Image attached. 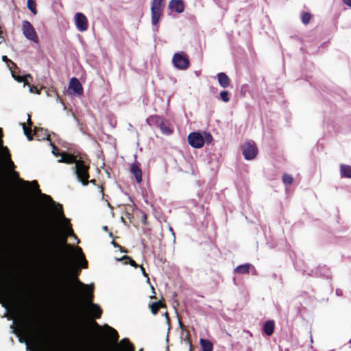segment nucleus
I'll return each mask as SVG.
<instances>
[{"label": "nucleus", "mask_w": 351, "mask_h": 351, "mask_svg": "<svg viewBox=\"0 0 351 351\" xmlns=\"http://www.w3.org/2000/svg\"><path fill=\"white\" fill-rule=\"evenodd\" d=\"M25 333L32 337L35 346L39 351H66L60 339L53 333L45 330L42 335L35 334V319L25 317L23 320Z\"/></svg>", "instance_id": "obj_1"}, {"label": "nucleus", "mask_w": 351, "mask_h": 351, "mask_svg": "<svg viewBox=\"0 0 351 351\" xmlns=\"http://www.w3.org/2000/svg\"><path fill=\"white\" fill-rule=\"evenodd\" d=\"M94 285L89 284V351L93 350V341L101 343L104 339V332L101 326L95 322L101 317L102 310L100 306L93 303Z\"/></svg>", "instance_id": "obj_2"}, {"label": "nucleus", "mask_w": 351, "mask_h": 351, "mask_svg": "<svg viewBox=\"0 0 351 351\" xmlns=\"http://www.w3.org/2000/svg\"><path fill=\"white\" fill-rule=\"evenodd\" d=\"M60 161L68 164L75 163V174L77 179L84 185H88V166L84 164V162L81 158L77 160L74 155L63 153Z\"/></svg>", "instance_id": "obj_3"}, {"label": "nucleus", "mask_w": 351, "mask_h": 351, "mask_svg": "<svg viewBox=\"0 0 351 351\" xmlns=\"http://www.w3.org/2000/svg\"><path fill=\"white\" fill-rule=\"evenodd\" d=\"M172 64L178 70H186L190 65L189 59L184 52L175 53L172 58Z\"/></svg>", "instance_id": "obj_4"}, {"label": "nucleus", "mask_w": 351, "mask_h": 351, "mask_svg": "<svg viewBox=\"0 0 351 351\" xmlns=\"http://www.w3.org/2000/svg\"><path fill=\"white\" fill-rule=\"evenodd\" d=\"M12 175L14 178L17 179L19 182H21L25 186H29L30 184H32L34 187L35 193L37 194H40L41 195V197L43 198H44L46 201H47L49 203H51V204L54 203V202L52 199V198L51 197V196L46 195V194H43L41 193V191L39 189V185H38L37 181L34 180L31 182H29V181H25L24 180L19 178V174L16 171H12Z\"/></svg>", "instance_id": "obj_5"}, {"label": "nucleus", "mask_w": 351, "mask_h": 351, "mask_svg": "<svg viewBox=\"0 0 351 351\" xmlns=\"http://www.w3.org/2000/svg\"><path fill=\"white\" fill-rule=\"evenodd\" d=\"M84 351H88V291L84 293Z\"/></svg>", "instance_id": "obj_6"}, {"label": "nucleus", "mask_w": 351, "mask_h": 351, "mask_svg": "<svg viewBox=\"0 0 351 351\" xmlns=\"http://www.w3.org/2000/svg\"><path fill=\"white\" fill-rule=\"evenodd\" d=\"M46 236L45 251L47 254L52 255L56 247L54 231L48 228Z\"/></svg>", "instance_id": "obj_7"}, {"label": "nucleus", "mask_w": 351, "mask_h": 351, "mask_svg": "<svg viewBox=\"0 0 351 351\" xmlns=\"http://www.w3.org/2000/svg\"><path fill=\"white\" fill-rule=\"evenodd\" d=\"M23 33L28 40H30L36 43H38L37 34L33 25L29 21H24L23 22Z\"/></svg>", "instance_id": "obj_8"}, {"label": "nucleus", "mask_w": 351, "mask_h": 351, "mask_svg": "<svg viewBox=\"0 0 351 351\" xmlns=\"http://www.w3.org/2000/svg\"><path fill=\"white\" fill-rule=\"evenodd\" d=\"M188 141L191 146L194 148H201L205 143L202 134L199 132H192L188 136Z\"/></svg>", "instance_id": "obj_9"}, {"label": "nucleus", "mask_w": 351, "mask_h": 351, "mask_svg": "<svg viewBox=\"0 0 351 351\" xmlns=\"http://www.w3.org/2000/svg\"><path fill=\"white\" fill-rule=\"evenodd\" d=\"M83 93V88L80 81L75 78H71L68 88V93L69 95H80Z\"/></svg>", "instance_id": "obj_10"}, {"label": "nucleus", "mask_w": 351, "mask_h": 351, "mask_svg": "<svg viewBox=\"0 0 351 351\" xmlns=\"http://www.w3.org/2000/svg\"><path fill=\"white\" fill-rule=\"evenodd\" d=\"M242 151L244 158L246 160H252L256 155V149L254 143L247 142L242 146Z\"/></svg>", "instance_id": "obj_11"}, {"label": "nucleus", "mask_w": 351, "mask_h": 351, "mask_svg": "<svg viewBox=\"0 0 351 351\" xmlns=\"http://www.w3.org/2000/svg\"><path fill=\"white\" fill-rule=\"evenodd\" d=\"M60 217L63 219V228L66 236H73L75 237V235L74 234L73 230L72 229L71 224L70 223L69 219L64 217L62 207L60 205Z\"/></svg>", "instance_id": "obj_12"}, {"label": "nucleus", "mask_w": 351, "mask_h": 351, "mask_svg": "<svg viewBox=\"0 0 351 351\" xmlns=\"http://www.w3.org/2000/svg\"><path fill=\"white\" fill-rule=\"evenodd\" d=\"M3 130L2 129L0 128V147H2V150H3V152L5 155V160L7 161L8 162V165L11 168H14V164L13 162V161L11 159V154L10 153V151L9 149H8L7 147H3Z\"/></svg>", "instance_id": "obj_13"}, {"label": "nucleus", "mask_w": 351, "mask_h": 351, "mask_svg": "<svg viewBox=\"0 0 351 351\" xmlns=\"http://www.w3.org/2000/svg\"><path fill=\"white\" fill-rule=\"evenodd\" d=\"M75 25L80 31H84L87 28L86 17L82 13L75 14Z\"/></svg>", "instance_id": "obj_14"}, {"label": "nucleus", "mask_w": 351, "mask_h": 351, "mask_svg": "<svg viewBox=\"0 0 351 351\" xmlns=\"http://www.w3.org/2000/svg\"><path fill=\"white\" fill-rule=\"evenodd\" d=\"M32 133L38 141L49 138V134L47 133V130L43 128L34 127Z\"/></svg>", "instance_id": "obj_15"}, {"label": "nucleus", "mask_w": 351, "mask_h": 351, "mask_svg": "<svg viewBox=\"0 0 351 351\" xmlns=\"http://www.w3.org/2000/svg\"><path fill=\"white\" fill-rule=\"evenodd\" d=\"M169 7L171 10L178 13H182L184 10V2L182 0H172L169 2Z\"/></svg>", "instance_id": "obj_16"}, {"label": "nucleus", "mask_w": 351, "mask_h": 351, "mask_svg": "<svg viewBox=\"0 0 351 351\" xmlns=\"http://www.w3.org/2000/svg\"><path fill=\"white\" fill-rule=\"evenodd\" d=\"M130 172L135 177V180L138 183L142 182V171L137 164H132L130 168Z\"/></svg>", "instance_id": "obj_17"}, {"label": "nucleus", "mask_w": 351, "mask_h": 351, "mask_svg": "<svg viewBox=\"0 0 351 351\" xmlns=\"http://www.w3.org/2000/svg\"><path fill=\"white\" fill-rule=\"evenodd\" d=\"M251 269H252L254 270V271H255V268L252 265H251L250 263H245V264L237 266L234 269V271L236 273L240 274H246L250 272V270Z\"/></svg>", "instance_id": "obj_18"}, {"label": "nucleus", "mask_w": 351, "mask_h": 351, "mask_svg": "<svg viewBox=\"0 0 351 351\" xmlns=\"http://www.w3.org/2000/svg\"><path fill=\"white\" fill-rule=\"evenodd\" d=\"M217 79L220 86L223 88H228L230 85V80L225 73H219Z\"/></svg>", "instance_id": "obj_19"}, {"label": "nucleus", "mask_w": 351, "mask_h": 351, "mask_svg": "<svg viewBox=\"0 0 351 351\" xmlns=\"http://www.w3.org/2000/svg\"><path fill=\"white\" fill-rule=\"evenodd\" d=\"M27 124H28L29 127H27L25 123H23L22 124L24 134L27 136V139L29 141H32L33 139V136H33V133H32L33 130H32L31 127L32 126L33 123L31 121L29 116L28 117V119H27Z\"/></svg>", "instance_id": "obj_20"}, {"label": "nucleus", "mask_w": 351, "mask_h": 351, "mask_svg": "<svg viewBox=\"0 0 351 351\" xmlns=\"http://www.w3.org/2000/svg\"><path fill=\"white\" fill-rule=\"evenodd\" d=\"M0 287L8 290L7 278H5V267L0 264Z\"/></svg>", "instance_id": "obj_21"}, {"label": "nucleus", "mask_w": 351, "mask_h": 351, "mask_svg": "<svg viewBox=\"0 0 351 351\" xmlns=\"http://www.w3.org/2000/svg\"><path fill=\"white\" fill-rule=\"evenodd\" d=\"M164 121L163 119L157 115L150 116L147 119V122L150 125H155L158 128L162 124Z\"/></svg>", "instance_id": "obj_22"}, {"label": "nucleus", "mask_w": 351, "mask_h": 351, "mask_svg": "<svg viewBox=\"0 0 351 351\" xmlns=\"http://www.w3.org/2000/svg\"><path fill=\"white\" fill-rule=\"evenodd\" d=\"M104 327L105 328L106 332L108 333L109 337H110L114 342H117L119 339V335L117 330L108 325H105Z\"/></svg>", "instance_id": "obj_23"}, {"label": "nucleus", "mask_w": 351, "mask_h": 351, "mask_svg": "<svg viewBox=\"0 0 351 351\" xmlns=\"http://www.w3.org/2000/svg\"><path fill=\"white\" fill-rule=\"evenodd\" d=\"M340 172L342 177L351 178V166L341 165Z\"/></svg>", "instance_id": "obj_24"}, {"label": "nucleus", "mask_w": 351, "mask_h": 351, "mask_svg": "<svg viewBox=\"0 0 351 351\" xmlns=\"http://www.w3.org/2000/svg\"><path fill=\"white\" fill-rule=\"evenodd\" d=\"M274 323L273 321H267L264 324V331L265 334L270 336L274 332Z\"/></svg>", "instance_id": "obj_25"}, {"label": "nucleus", "mask_w": 351, "mask_h": 351, "mask_svg": "<svg viewBox=\"0 0 351 351\" xmlns=\"http://www.w3.org/2000/svg\"><path fill=\"white\" fill-rule=\"evenodd\" d=\"M115 260L117 261H119V262L125 261V264L129 263L131 266H132L135 268H137L139 267L138 265H137L134 261H133L130 256H126V255L123 256L121 258H115Z\"/></svg>", "instance_id": "obj_26"}, {"label": "nucleus", "mask_w": 351, "mask_h": 351, "mask_svg": "<svg viewBox=\"0 0 351 351\" xmlns=\"http://www.w3.org/2000/svg\"><path fill=\"white\" fill-rule=\"evenodd\" d=\"M163 306V304L161 301L154 302L149 304V307L154 315H156L158 311Z\"/></svg>", "instance_id": "obj_27"}, {"label": "nucleus", "mask_w": 351, "mask_h": 351, "mask_svg": "<svg viewBox=\"0 0 351 351\" xmlns=\"http://www.w3.org/2000/svg\"><path fill=\"white\" fill-rule=\"evenodd\" d=\"M121 345L123 346L124 351H134V346L130 342L128 339H123L121 341Z\"/></svg>", "instance_id": "obj_28"}, {"label": "nucleus", "mask_w": 351, "mask_h": 351, "mask_svg": "<svg viewBox=\"0 0 351 351\" xmlns=\"http://www.w3.org/2000/svg\"><path fill=\"white\" fill-rule=\"evenodd\" d=\"M200 345L202 348L203 351H212L213 346L212 343L206 339H201Z\"/></svg>", "instance_id": "obj_29"}, {"label": "nucleus", "mask_w": 351, "mask_h": 351, "mask_svg": "<svg viewBox=\"0 0 351 351\" xmlns=\"http://www.w3.org/2000/svg\"><path fill=\"white\" fill-rule=\"evenodd\" d=\"M152 11V23L154 25H156L160 20L161 11L151 10Z\"/></svg>", "instance_id": "obj_30"}, {"label": "nucleus", "mask_w": 351, "mask_h": 351, "mask_svg": "<svg viewBox=\"0 0 351 351\" xmlns=\"http://www.w3.org/2000/svg\"><path fill=\"white\" fill-rule=\"evenodd\" d=\"M159 128L162 133L166 135H169L173 132L171 128L168 125H167L164 121L160 125Z\"/></svg>", "instance_id": "obj_31"}, {"label": "nucleus", "mask_w": 351, "mask_h": 351, "mask_svg": "<svg viewBox=\"0 0 351 351\" xmlns=\"http://www.w3.org/2000/svg\"><path fill=\"white\" fill-rule=\"evenodd\" d=\"M27 7L34 14L37 13L36 3L35 0H27Z\"/></svg>", "instance_id": "obj_32"}, {"label": "nucleus", "mask_w": 351, "mask_h": 351, "mask_svg": "<svg viewBox=\"0 0 351 351\" xmlns=\"http://www.w3.org/2000/svg\"><path fill=\"white\" fill-rule=\"evenodd\" d=\"M162 0H153L151 10L161 11Z\"/></svg>", "instance_id": "obj_33"}, {"label": "nucleus", "mask_w": 351, "mask_h": 351, "mask_svg": "<svg viewBox=\"0 0 351 351\" xmlns=\"http://www.w3.org/2000/svg\"><path fill=\"white\" fill-rule=\"evenodd\" d=\"M220 97H221V99L223 102L227 103L230 101L229 93L228 91H226V90L221 91L220 93Z\"/></svg>", "instance_id": "obj_34"}, {"label": "nucleus", "mask_w": 351, "mask_h": 351, "mask_svg": "<svg viewBox=\"0 0 351 351\" xmlns=\"http://www.w3.org/2000/svg\"><path fill=\"white\" fill-rule=\"evenodd\" d=\"M293 180V177L291 175L284 174L282 176V181L285 184H291Z\"/></svg>", "instance_id": "obj_35"}, {"label": "nucleus", "mask_w": 351, "mask_h": 351, "mask_svg": "<svg viewBox=\"0 0 351 351\" xmlns=\"http://www.w3.org/2000/svg\"><path fill=\"white\" fill-rule=\"evenodd\" d=\"M311 16L308 12H304L302 15V21L304 24L306 25L310 22Z\"/></svg>", "instance_id": "obj_36"}, {"label": "nucleus", "mask_w": 351, "mask_h": 351, "mask_svg": "<svg viewBox=\"0 0 351 351\" xmlns=\"http://www.w3.org/2000/svg\"><path fill=\"white\" fill-rule=\"evenodd\" d=\"M13 77L17 82H24L25 84H26L27 83V77H30V75H27L25 76H20V75L16 76L15 75H13Z\"/></svg>", "instance_id": "obj_37"}, {"label": "nucleus", "mask_w": 351, "mask_h": 351, "mask_svg": "<svg viewBox=\"0 0 351 351\" xmlns=\"http://www.w3.org/2000/svg\"><path fill=\"white\" fill-rule=\"evenodd\" d=\"M112 245L114 247H119V250L121 252H127L121 245H119L117 243H116L114 241H112Z\"/></svg>", "instance_id": "obj_38"}, {"label": "nucleus", "mask_w": 351, "mask_h": 351, "mask_svg": "<svg viewBox=\"0 0 351 351\" xmlns=\"http://www.w3.org/2000/svg\"><path fill=\"white\" fill-rule=\"evenodd\" d=\"M203 136L204 138L205 142H210L213 139L212 136L209 133L205 132Z\"/></svg>", "instance_id": "obj_39"}, {"label": "nucleus", "mask_w": 351, "mask_h": 351, "mask_svg": "<svg viewBox=\"0 0 351 351\" xmlns=\"http://www.w3.org/2000/svg\"><path fill=\"white\" fill-rule=\"evenodd\" d=\"M95 189L98 191L99 194H101L102 196L104 195L103 189L101 187L95 185Z\"/></svg>", "instance_id": "obj_40"}, {"label": "nucleus", "mask_w": 351, "mask_h": 351, "mask_svg": "<svg viewBox=\"0 0 351 351\" xmlns=\"http://www.w3.org/2000/svg\"><path fill=\"white\" fill-rule=\"evenodd\" d=\"M343 2L350 8H351V0H343Z\"/></svg>", "instance_id": "obj_41"}, {"label": "nucleus", "mask_w": 351, "mask_h": 351, "mask_svg": "<svg viewBox=\"0 0 351 351\" xmlns=\"http://www.w3.org/2000/svg\"><path fill=\"white\" fill-rule=\"evenodd\" d=\"M140 268H141V270L142 271V274L145 277H147V273L145 272V269L142 267V266H140Z\"/></svg>", "instance_id": "obj_42"}, {"label": "nucleus", "mask_w": 351, "mask_h": 351, "mask_svg": "<svg viewBox=\"0 0 351 351\" xmlns=\"http://www.w3.org/2000/svg\"><path fill=\"white\" fill-rule=\"evenodd\" d=\"M2 60L5 62H8V61L11 62V60H9L6 56H2Z\"/></svg>", "instance_id": "obj_43"}, {"label": "nucleus", "mask_w": 351, "mask_h": 351, "mask_svg": "<svg viewBox=\"0 0 351 351\" xmlns=\"http://www.w3.org/2000/svg\"><path fill=\"white\" fill-rule=\"evenodd\" d=\"M169 231H171V232L172 235H173V239L175 240V239H176L175 233H174V232H173V228H172L171 226L169 227Z\"/></svg>", "instance_id": "obj_44"}, {"label": "nucleus", "mask_w": 351, "mask_h": 351, "mask_svg": "<svg viewBox=\"0 0 351 351\" xmlns=\"http://www.w3.org/2000/svg\"><path fill=\"white\" fill-rule=\"evenodd\" d=\"M33 88H34V89L36 90V93L40 94V93L38 91L37 88H36V87H34V86H33L32 88H30V91H31V92H32V93H34V90H33Z\"/></svg>", "instance_id": "obj_45"}, {"label": "nucleus", "mask_w": 351, "mask_h": 351, "mask_svg": "<svg viewBox=\"0 0 351 351\" xmlns=\"http://www.w3.org/2000/svg\"><path fill=\"white\" fill-rule=\"evenodd\" d=\"M102 229L104 230V231H108V226H104L102 227Z\"/></svg>", "instance_id": "obj_46"}, {"label": "nucleus", "mask_w": 351, "mask_h": 351, "mask_svg": "<svg viewBox=\"0 0 351 351\" xmlns=\"http://www.w3.org/2000/svg\"><path fill=\"white\" fill-rule=\"evenodd\" d=\"M88 183H93L95 185V180H89Z\"/></svg>", "instance_id": "obj_47"}, {"label": "nucleus", "mask_w": 351, "mask_h": 351, "mask_svg": "<svg viewBox=\"0 0 351 351\" xmlns=\"http://www.w3.org/2000/svg\"><path fill=\"white\" fill-rule=\"evenodd\" d=\"M83 267L86 268L87 267V262L85 261V263L83 265Z\"/></svg>", "instance_id": "obj_48"}, {"label": "nucleus", "mask_w": 351, "mask_h": 351, "mask_svg": "<svg viewBox=\"0 0 351 351\" xmlns=\"http://www.w3.org/2000/svg\"><path fill=\"white\" fill-rule=\"evenodd\" d=\"M109 237H113V234H112V232H110V233H109Z\"/></svg>", "instance_id": "obj_49"}, {"label": "nucleus", "mask_w": 351, "mask_h": 351, "mask_svg": "<svg viewBox=\"0 0 351 351\" xmlns=\"http://www.w3.org/2000/svg\"><path fill=\"white\" fill-rule=\"evenodd\" d=\"M27 348H29V343H27Z\"/></svg>", "instance_id": "obj_50"}, {"label": "nucleus", "mask_w": 351, "mask_h": 351, "mask_svg": "<svg viewBox=\"0 0 351 351\" xmlns=\"http://www.w3.org/2000/svg\"><path fill=\"white\" fill-rule=\"evenodd\" d=\"M139 351H143V349H141Z\"/></svg>", "instance_id": "obj_51"}]
</instances>
